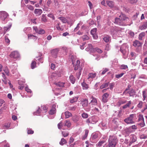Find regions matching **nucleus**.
<instances>
[{
  "mask_svg": "<svg viewBox=\"0 0 147 147\" xmlns=\"http://www.w3.org/2000/svg\"><path fill=\"white\" fill-rule=\"evenodd\" d=\"M138 120L139 121H144L143 115L141 114H140L139 115Z\"/></svg>",
  "mask_w": 147,
  "mask_h": 147,
  "instance_id": "nucleus-43",
  "label": "nucleus"
},
{
  "mask_svg": "<svg viewBox=\"0 0 147 147\" xmlns=\"http://www.w3.org/2000/svg\"><path fill=\"white\" fill-rule=\"evenodd\" d=\"M109 94L107 93H105L102 96V101L104 103L106 102L108 100V97Z\"/></svg>",
  "mask_w": 147,
  "mask_h": 147,
  "instance_id": "nucleus-10",
  "label": "nucleus"
},
{
  "mask_svg": "<svg viewBox=\"0 0 147 147\" xmlns=\"http://www.w3.org/2000/svg\"><path fill=\"white\" fill-rule=\"evenodd\" d=\"M47 16L51 18L53 20H54L55 19V17L53 13H50L47 15Z\"/></svg>",
  "mask_w": 147,
  "mask_h": 147,
  "instance_id": "nucleus-51",
  "label": "nucleus"
},
{
  "mask_svg": "<svg viewBox=\"0 0 147 147\" xmlns=\"http://www.w3.org/2000/svg\"><path fill=\"white\" fill-rule=\"evenodd\" d=\"M97 29L96 28L93 29L91 30L90 33L92 36L93 37L94 39H96L98 38V36L96 34Z\"/></svg>",
  "mask_w": 147,
  "mask_h": 147,
  "instance_id": "nucleus-7",
  "label": "nucleus"
},
{
  "mask_svg": "<svg viewBox=\"0 0 147 147\" xmlns=\"http://www.w3.org/2000/svg\"><path fill=\"white\" fill-rule=\"evenodd\" d=\"M82 85L83 87V89H86L88 88V85L84 82L82 84Z\"/></svg>",
  "mask_w": 147,
  "mask_h": 147,
  "instance_id": "nucleus-37",
  "label": "nucleus"
},
{
  "mask_svg": "<svg viewBox=\"0 0 147 147\" xmlns=\"http://www.w3.org/2000/svg\"><path fill=\"white\" fill-rule=\"evenodd\" d=\"M36 62L35 61H32L31 63V67L32 69H34L36 66Z\"/></svg>",
  "mask_w": 147,
  "mask_h": 147,
  "instance_id": "nucleus-39",
  "label": "nucleus"
},
{
  "mask_svg": "<svg viewBox=\"0 0 147 147\" xmlns=\"http://www.w3.org/2000/svg\"><path fill=\"white\" fill-rule=\"evenodd\" d=\"M127 66L125 65H121L120 67V69H125L126 68H127Z\"/></svg>",
  "mask_w": 147,
  "mask_h": 147,
  "instance_id": "nucleus-52",
  "label": "nucleus"
},
{
  "mask_svg": "<svg viewBox=\"0 0 147 147\" xmlns=\"http://www.w3.org/2000/svg\"><path fill=\"white\" fill-rule=\"evenodd\" d=\"M65 115L66 118H68L72 116L71 113L68 111H66L65 112Z\"/></svg>",
  "mask_w": 147,
  "mask_h": 147,
  "instance_id": "nucleus-31",
  "label": "nucleus"
},
{
  "mask_svg": "<svg viewBox=\"0 0 147 147\" xmlns=\"http://www.w3.org/2000/svg\"><path fill=\"white\" fill-rule=\"evenodd\" d=\"M88 100L87 99H83L81 101V103L82 106L84 107H86L88 105Z\"/></svg>",
  "mask_w": 147,
  "mask_h": 147,
  "instance_id": "nucleus-14",
  "label": "nucleus"
},
{
  "mask_svg": "<svg viewBox=\"0 0 147 147\" xmlns=\"http://www.w3.org/2000/svg\"><path fill=\"white\" fill-rule=\"evenodd\" d=\"M128 18L126 15L122 13H121L119 18H116L115 19V21L114 23L115 24L118 25L120 26H125L126 24L123 22V21L125 20L126 19Z\"/></svg>",
  "mask_w": 147,
  "mask_h": 147,
  "instance_id": "nucleus-1",
  "label": "nucleus"
},
{
  "mask_svg": "<svg viewBox=\"0 0 147 147\" xmlns=\"http://www.w3.org/2000/svg\"><path fill=\"white\" fill-rule=\"evenodd\" d=\"M37 33L39 34H43L45 33V31L41 28H39Z\"/></svg>",
  "mask_w": 147,
  "mask_h": 147,
  "instance_id": "nucleus-34",
  "label": "nucleus"
},
{
  "mask_svg": "<svg viewBox=\"0 0 147 147\" xmlns=\"http://www.w3.org/2000/svg\"><path fill=\"white\" fill-rule=\"evenodd\" d=\"M111 38V37L110 36L107 35L104 37L103 39L105 42L107 43L109 42Z\"/></svg>",
  "mask_w": 147,
  "mask_h": 147,
  "instance_id": "nucleus-20",
  "label": "nucleus"
},
{
  "mask_svg": "<svg viewBox=\"0 0 147 147\" xmlns=\"http://www.w3.org/2000/svg\"><path fill=\"white\" fill-rule=\"evenodd\" d=\"M82 117L84 119H86L88 117V115L86 113L84 112L82 114Z\"/></svg>",
  "mask_w": 147,
  "mask_h": 147,
  "instance_id": "nucleus-41",
  "label": "nucleus"
},
{
  "mask_svg": "<svg viewBox=\"0 0 147 147\" xmlns=\"http://www.w3.org/2000/svg\"><path fill=\"white\" fill-rule=\"evenodd\" d=\"M114 86V84L113 83H111L110 84L109 88L111 90H112L113 89V87Z\"/></svg>",
  "mask_w": 147,
  "mask_h": 147,
  "instance_id": "nucleus-62",
  "label": "nucleus"
},
{
  "mask_svg": "<svg viewBox=\"0 0 147 147\" xmlns=\"http://www.w3.org/2000/svg\"><path fill=\"white\" fill-rule=\"evenodd\" d=\"M96 73L93 74L92 73H90L88 75V79L94 78L96 76Z\"/></svg>",
  "mask_w": 147,
  "mask_h": 147,
  "instance_id": "nucleus-19",
  "label": "nucleus"
},
{
  "mask_svg": "<svg viewBox=\"0 0 147 147\" xmlns=\"http://www.w3.org/2000/svg\"><path fill=\"white\" fill-rule=\"evenodd\" d=\"M124 142L126 144H127V146H130L131 145H130V140L129 138H128L125 139V140Z\"/></svg>",
  "mask_w": 147,
  "mask_h": 147,
  "instance_id": "nucleus-38",
  "label": "nucleus"
},
{
  "mask_svg": "<svg viewBox=\"0 0 147 147\" xmlns=\"http://www.w3.org/2000/svg\"><path fill=\"white\" fill-rule=\"evenodd\" d=\"M55 107L56 106L55 105H53L52 106V107L49 112V114H50L52 115L55 113L56 112Z\"/></svg>",
  "mask_w": 147,
  "mask_h": 147,
  "instance_id": "nucleus-15",
  "label": "nucleus"
},
{
  "mask_svg": "<svg viewBox=\"0 0 147 147\" xmlns=\"http://www.w3.org/2000/svg\"><path fill=\"white\" fill-rule=\"evenodd\" d=\"M41 110L39 107L38 108L37 111L34 113V114L35 115H38L40 112Z\"/></svg>",
  "mask_w": 147,
  "mask_h": 147,
  "instance_id": "nucleus-50",
  "label": "nucleus"
},
{
  "mask_svg": "<svg viewBox=\"0 0 147 147\" xmlns=\"http://www.w3.org/2000/svg\"><path fill=\"white\" fill-rule=\"evenodd\" d=\"M129 138L130 140V145H131L133 143L135 142L137 139L136 136L134 134L131 135Z\"/></svg>",
  "mask_w": 147,
  "mask_h": 147,
  "instance_id": "nucleus-9",
  "label": "nucleus"
},
{
  "mask_svg": "<svg viewBox=\"0 0 147 147\" xmlns=\"http://www.w3.org/2000/svg\"><path fill=\"white\" fill-rule=\"evenodd\" d=\"M34 13L37 15H40L42 12V10L40 9H35L34 11Z\"/></svg>",
  "mask_w": 147,
  "mask_h": 147,
  "instance_id": "nucleus-16",
  "label": "nucleus"
},
{
  "mask_svg": "<svg viewBox=\"0 0 147 147\" xmlns=\"http://www.w3.org/2000/svg\"><path fill=\"white\" fill-rule=\"evenodd\" d=\"M65 126H67L68 127H69L71 125L70 121L68 120H66L65 122Z\"/></svg>",
  "mask_w": 147,
  "mask_h": 147,
  "instance_id": "nucleus-45",
  "label": "nucleus"
},
{
  "mask_svg": "<svg viewBox=\"0 0 147 147\" xmlns=\"http://www.w3.org/2000/svg\"><path fill=\"white\" fill-rule=\"evenodd\" d=\"M98 136V134H93L92 136L90 138V140H94L97 138Z\"/></svg>",
  "mask_w": 147,
  "mask_h": 147,
  "instance_id": "nucleus-35",
  "label": "nucleus"
},
{
  "mask_svg": "<svg viewBox=\"0 0 147 147\" xmlns=\"http://www.w3.org/2000/svg\"><path fill=\"white\" fill-rule=\"evenodd\" d=\"M88 132L89 131L88 130L86 129L85 130V134L84 136L82 137V140H85L87 137Z\"/></svg>",
  "mask_w": 147,
  "mask_h": 147,
  "instance_id": "nucleus-24",
  "label": "nucleus"
},
{
  "mask_svg": "<svg viewBox=\"0 0 147 147\" xmlns=\"http://www.w3.org/2000/svg\"><path fill=\"white\" fill-rule=\"evenodd\" d=\"M82 38L84 40H88L89 39V37L87 35H84L82 36Z\"/></svg>",
  "mask_w": 147,
  "mask_h": 147,
  "instance_id": "nucleus-58",
  "label": "nucleus"
},
{
  "mask_svg": "<svg viewBox=\"0 0 147 147\" xmlns=\"http://www.w3.org/2000/svg\"><path fill=\"white\" fill-rule=\"evenodd\" d=\"M80 118V117L79 116L75 115L72 117V119L74 123H76L79 120Z\"/></svg>",
  "mask_w": 147,
  "mask_h": 147,
  "instance_id": "nucleus-17",
  "label": "nucleus"
},
{
  "mask_svg": "<svg viewBox=\"0 0 147 147\" xmlns=\"http://www.w3.org/2000/svg\"><path fill=\"white\" fill-rule=\"evenodd\" d=\"M118 142V140L116 136H110L109 138L108 145L109 147H115Z\"/></svg>",
  "mask_w": 147,
  "mask_h": 147,
  "instance_id": "nucleus-2",
  "label": "nucleus"
},
{
  "mask_svg": "<svg viewBox=\"0 0 147 147\" xmlns=\"http://www.w3.org/2000/svg\"><path fill=\"white\" fill-rule=\"evenodd\" d=\"M105 142V140H100L99 142L96 144V146L97 147H100Z\"/></svg>",
  "mask_w": 147,
  "mask_h": 147,
  "instance_id": "nucleus-27",
  "label": "nucleus"
},
{
  "mask_svg": "<svg viewBox=\"0 0 147 147\" xmlns=\"http://www.w3.org/2000/svg\"><path fill=\"white\" fill-rule=\"evenodd\" d=\"M135 115V114H132L129 115V117L124 120V121L127 124H131L134 123L133 120L134 117Z\"/></svg>",
  "mask_w": 147,
  "mask_h": 147,
  "instance_id": "nucleus-4",
  "label": "nucleus"
},
{
  "mask_svg": "<svg viewBox=\"0 0 147 147\" xmlns=\"http://www.w3.org/2000/svg\"><path fill=\"white\" fill-rule=\"evenodd\" d=\"M62 134L63 136L64 137H66L68 136L69 134V133L65 131H62Z\"/></svg>",
  "mask_w": 147,
  "mask_h": 147,
  "instance_id": "nucleus-48",
  "label": "nucleus"
},
{
  "mask_svg": "<svg viewBox=\"0 0 147 147\" xmlns=\"http://www.w3.org/2000/svg\"><path fill=\"white\" fill-rule=\"evenodd\" d=\"M58 128L59 129H61L62 127V124H61V122H60L57 125Z\"/></svg>",
  "mask_w": 147,
  "mask_h": 147,
  "instance_id": "nucleus-63",
  "label": "nucleus"
},
{
  "mask_svg": "<svg viewBox=\"0 0 147 147\" xmlns=\"http://www.w3.org/2000/svg\"><path fill=\"white\" fill-rule=\"evenodd\" d=\"M124 74V73H122L119 74H116L115 75V77L117 78H121L122 76H123Z\"/></svg>",
  "mask_w": 147,
  "mask_h": 147,
  "instance_id": "nucleus-49",
  "label": "nucleus"
},
{
  "mask_svg": "<svg viewBox=\"0 0 147 147\" xmlns=\"http://www.w3.org/2000/svg\"><path fill=\"white\" fill-rule=\"evenodd\" d=\"M10 57L12 58L17 59L20 57V55L17 51H14L11 53Z\"/></svg>",
  "mask_w": 147,
  "mask_h": 147,
  "instance_id": "nucleus-5",
  "label": "nucleus"
},
{
  "mask_svg": "<svg viewBox=\"0 0 147 147\" xmlns=\"http://www.w3.org/2000/svg\"><path fill=\"white\" fill-rule=\"evenodd\" d=\"M58 19L60 20L63 23H65L67 22V20L63 17H59Z\"/></svg>",
  "mask_w": 147,
  "mask_h": 147,
  "instance_id": "nucleus-30",
  "label": "nucleus"
},
{
  "mask_svg": "<svg viewBox=\"0 0 147 147\" xmlns=\"http://www.w3.org/2000/svg\"><path fill=\"white\" fill-rule=\"evenodd\" d=\"M126 46L125 45H123L120 48V51L123 55H125L126 53Z\"/></svg>",
  "mask_w": 147,
  "mask_h": 147,
  "instance_id": "nucleus-11",
  "label": "nucleus"
},
{
  "mask_svg": "<svg viewBox=\"0 0 147 147\" xmlns=\"http://www.w3.org/2000/svg\"><path fill=\"white\" fill-rule=\"evenodd\" d=\"M28 39H32L33 37H35L36 39L37 38V37L35 36H34L32 34H28Z\"/></svg>",
  "mask_w": 147,
  "mask_h": 147,
  "instance_id": "nucleus-54",
  "label": "nucleus"
},
{
  "mask_svg": "<svg viewBox=\"0 0 147 147\" xmlns=\"http://www.w3.org/2000/svg\"><path fill=\"white\" fill-rule=\"evenodd\" d=\"M142 44L138 40H135L133 42V46L135 47H140Z\"/></svg>",
  "mask_w": 147,
  "mask_h": 147,
  "instance_id": "nucleus-13",
  "label": "nucleus"
},
{
  "mask_svg": "<svg viewBox=\"0 0 147 147\" xmlns=\"http://www.w3.org/2000/svg\"><path fill=\"white\" fill-rule=\"evenodd\" d=\"M8 13L5 11H0V18L1 20L4 21L8 16Z\"/></svg>",
  "mask_w": 147,
  "mask_h": 147,
  "instance_id": "nucleus-6",
  "label": "nucleus"
},
{
  "mask_svg": "<svg viewBox=\"0 0 147 147\" xmlns=\"http://www.w3.org/2000/svg\"><path fill=\"white\" fill-rule=\"evenodd\" d=\"M107 5L110 7H112L114 6V3L113 1H107Z\"/></svg>",
  "mask_w": 147,
  "mask_h": 147,
  "instance_id": "nucleus-23",
  "label": "nucleus"
},
{
  "mask_svg": "<svg viewBox=\"0 0 147 147\" xmlns=\"http://www.w3.org/2000/svg\"><path fill=\"white\" fill-rule=\"evenodd\" d=\"M109 84V82H105L103 83L101 86H100V89H103L104 88H106L107 87Z\"/></svg>",
  "mask_w": 147,
  "mask_h": 147,
  "instance_id": "nucleus-18",
  "label": "nucleus"
},
{
  "mask_svg": "<svg viewBox=\"0 0 147 147\" xmlns=\"http://www.w3.org/2000/svg\"><path fill=\"white\" fill-rule=\"evenodd\" d=\"M60 23L59 22H58L56 25V28L58 30L62 31L63 30H62L61 28H60Z\"/></svg>",
  "mask_w": 147,
  "mask_h": 147,
  "instance_id": "nucleus-47",
  "label": "nucleus"
},
{
  "mask_svg": "<svg viewBox=\"0 0 147 147\" xmlns=\"http://www.w3.org/2000/svg\"><path fill=\"white\" fill-rule=\"evenodd\" d=\"M69 78L72 84H74L76 81V79L74 77L73 75H71L69 76Z\"/></svg>",
  "mask_w": 147,
  "mask_h": 147,
  "instance_id": "nucleus-22",
  "label": "nucleus"
},
{
  "mask_svg": "<svg viewBox=\"0 0 147 147\" xmlns=\"http://www.w3.org/2000/svg\"><path fill=\"white\" fill-rule=\"evenodd\" d=\"M143 104V102L141 101H139V103L137 105V107L141 109L142 107V105Z\"/></svg>",
  "mask_w": 147,
  "mask_h": 147,
  "instance_id": "nucleus-46",
  "label": "nucleus"
},
{
  "mask_svg": "<svg viewBox=\"0 0 147 147\" xmlns=\"http://www.w3.org/2000/svg\"><path fill=\"white\" fill-rule=\"evenodd\" d=\"M54 4L55 8H58L59 7L58 1L57 0H54Z\"/></svg>",
  "mask_w": 147,
  "mask_h": 147,
  "instance_id": "nucleus-29",
  "label": "nucleus"
},
{
  "mask_svg": "<svg viewBox=\"0 0 147 147\" xmlns=\"http://www.w3.org/2000/svg\"><path fill=\"white\" fill-rule=\"evenodd\" d=\"M91 98H92V100H91L90 103H94L93 105H97V102L96 99V98L94 97L93 96L91 97Z\"/></svg>",
  "mask_w": 147,
  "mask_h": 147,
  "instance_id": "nucleus-25",
  "label": "nucleus"
},
{
  "mask_svg": "<svg viewBox=\"0 0 147 147\" xmlns=\"http://www.w3.org/2000/svg\"><path fill=\"white\" fill-rule=\"evenodd\" d=\"M67 143V142L66 140L64 138H63L61 139V141L59 142V144L61 145H63L64 144Z\"/></svg>",
  "mask_w": 147,
  "mask_h": 147,
  "instance_id": "nucleus-32",
  "label": "nucleus"
},
{
  "mask_svg": "<svg viewBox=\"0 0 147 147\" xmlns=\"http://www.w3.org/2000/svg\"><path fill=\"white\" fill-rule=\"evenodd\" d=\"M123 29L119 27L114 26L112 27L110 29L111 34L112 36H117L119 35L121 31V30Z\"/></svg>",
  "mask_w": 147,
  "mask_h": 147,
  "instance_id": "nucleus-3",
  "label": "nucleus"
},
{
  "mask_svg": "<svg viewBox=\"0 0 147 147\" xmlns=\"http://www.w3.org/2000/svg\"><path fill=\"white\" fill-rule=\"evenodd\" d=\"M78 98V97L76 96L70 99V102L71 103H74L77 102Z\"/></svg>",
  "mask_w": 147,
  "mask_h": 147,
  "instance_id": "nucleus-26",
  "label": "nucleus"
},
{
  "mask_svg": "<svg viewBox=\"0 0 147 147\" xmlns=\"http://www.w3.org/2000/svg\"><path fill=\"white\" fill-rule=\"evenodd\" d=\"M81 71H78V72L76 73V77L78 79H79L80 78V76L81 75Z\"/></svg>",
  "mask_w": 147,
  "mask_h": 147,
  "instance_id": "nucleus-61",
  "label": "nucleus"
},
{
  "mask_svg": "<svg viewBox=\"0 0 147 147\" xmlns=\"http://www.w3.org/2000/svg\"><path fill=\"white\" fill-rule=\"evenodd\" d=\"M80 23H79L77 24L76 27L74 28V32L76 31L77 30H78L79 29V28H80V26H79V25H80Z\"/></svg>",
  "mask_w": 147,
  "mask_h": 147,
  "instance_id": "nucleus-60",
  "label": "nucleus"
},
{
  "mask_svg": "<svg viewBox=\"0 0 147 147\" xmlns=\"http://www.w3.org/2000/svg\"><path fill=\"white\" fill-rule=\"evenodd\" d=\"M147 28V22L144 23L143 25L140 26V28L141 30L146 29Z\"/></svg>",
  "mask_w": 147,
  "mask_h": 147,
  "instance_id": "nucleus-21",
  "label": "nucleus"
},
{
  "mask_svg": "<svg viewBox=\"0 0 147 147\" xmlns=\"http://www.w3.org/2000/svg\"><path fill=\"white\" fill-rule=\"evenodd\" d=\"M128 33L129 34V35H130L131 36V37H134V33L133 32L129 31V32Z\"/></svg>",
  "mask_w": 147,
  "mask_h": 147,
  "instance_id": "nucleus-64",
  "label": "nucleus"
},
{
  "mask_svg": "<svg viewBox=\"0 0 147 147\" xmlns=\"http://www.w3.org/2000/svg\"><path fill=\"white\" fill-rule=\"evenodd\" d=\"M4 71L7 76H9V70L7 68H6L4 70Z\"/></svg>",
  "mask_w": 147,
  "mask_h": 147,
  "instance_id": "nucleus-55",
  "label": "nucleus"
},
{
  "mask_svg": "<svg viewBox=\"0 0 147 147\" xmlns=\"http://www.w3.org/2000/svg\"><path fill=\"white\" fill-rule=\"evenodd\" d=\"M138 125H140L142 127H143L145 125V123L144 121H141V122L138 123H137Z\"/></svg>",
  "mask_w": 147,
  "mask_h": 147,
  "instance_id": "nucleus-42",
  "label": "nucleus"
},
{
  "mask_svg": "<svg viewBox=\"0 0 147 147\" xmlns=\"http://www.w3.org/2000/svg\"><path fill=\"white\" fill-rule=\"evenodd\" d=\"M145 35V32H142L139 34L138 39L139 40H142V38Z\"/></svg>",
  "mask_w": 147,
  "mask_h": 147,
  "instance_id": "nucleus-28",
  "label": "nucleus"
},
{
  "mask_svg": "<svg viewBox=\"0 0 147 147\" xmlns=\"http://www.w3.org/2000/svg\"><path fill=\"white\" fill-rule=\"evenodd\" d=\"M109 70V69H108L107 68H105L102 71L101 74L102 75H104L106 73V72L108 71Z\"/></svg>",
  "mask_w": 147,
  "mask_h": 147,
  "instance_id": "nucleus-57",
  "label": "nucleus"
},
{
  "mask_svg": "<svg viewBox=\"0 0 147 147\" xmlns=\"http://www.w3.org/2000/svg\"><path fill=\"white\" fill-rule=\"evenodd\" d=\"M98 118L97 117H92V123L94 124L97 122L98 121L96 120V118Z\"/></svg>",
  "mask_w": 147,
  "mask_h": 147,
  "instance_id": "nucleus-36",
  "label": "nucleus"
},
{
  "mask_svg": "<svg viewBox=\"0 0 147 147\" xmlns=\"http://www.w3.org/2000/svg\"><path fill=\"white\" fill-rule=\"evenodd\" d=\"M142 96L143 97V101H144L146 97V91L144 90L142 91Z\"/></svg>",
  "mask_w": 147,
  "mask_h": 147,
  "instance_id": "nucleus-44",
  "label": "nucleus"
},
{
  "mask_svg": "<svg viewBox=\"0 0 147 147\" xmlns=\"http://www.w3.org/2000/svg\"><path fill=\"white\" fill-rule=\"evenodd\" d=\"M95 50L96 51V52L99 53H101L102 52V50L97 48H95Z\"/></svg>",
  "mask_w": 147,
  "mask_h": 147,
  "instance_id": "nucleus-56",
  "label": "nucleus"
},
{
  "mask_svg": "<svg viewBox=\"0 0 147 147\" xmlns=\"http://www.w3.org/2000/svg\"><path fill=\"white\" fill-rule=\"evenodd\" d=\"M127 93L129 94L130 96H132V94L135 93V91L134 89H131L130 91H128Z\"/></svg>",
  "mask_w": 147,
  "mask_h": 147,
  "instance_id": "nucleus-33",
  "label": "nucleus"
},
{
  "mask_svg": "<svg viewBox=\"0 0 147 147\" xmlns=\"http://www.w3.org/2000/svg\"><path fill=\"white\" fill-rule=\"evenodd\" d=\"M80 61L77 60L76 61V64L74 66V70H78V71H81L82 68L80 67Z\"/></svg>",
  "mask_w": 147,
  "mask_h": 147,
  "instance_id": "nucleus-8",
  "label": "nucleus"
},
{
  "mask_svg": "<svg viewBox=\"0 0 147 147\" xmlns=\"http://www.w3.org/2000/svg\"><path fill=\"white\" fill-rule=\"evenodd\" d=\"M26 7L30 10L33 11L34 9V7L33 6L30 5H27Z\"/></svg>",
  "mask_w": 147,
  "mask_h": 147,
  "instance_id": "nucleus-53",
  "label": "nucleus"
},
{
  "mask_svg": "<svg viewBox=\"0 0 147 147\" xmlns=\"http://www.w3.org/2000/svg\"><path fill=\"white\" fill-rule=\"evenodd\" d=\"M88 48L89 50H92L93 49V47L92 45L90 44H88Z\"/></svg>",
  "mask_w": 147,
  "mask_h": 147,
  "instance_id": "nucleus-59",
  "label": "nucleus"
},
{
  "mask_svg": "<svg viewBox=\"0 0 147 147\" xmlns=\"http://www.w3.org/2000/svg\"><path fill=\"white\" fill-rule=\"evenodd\" d=\"M41 20L43 22H46L47 21V17L44 14H42V16Z\"/></svg>",
  "mask_w": 147,
  "mask_h": 147,
  "instance_id": "nucleus-40",
  "label": "nucleus"
},
{
  "mask_svg": "<svg viewBox=\"0 0 147 147\" xmlns=\"http://www.w3.org/2000/svg\"><path fill=\"white\" fill-rule=\"evenodd\" d=\"M59 51V49H56L52 50L51 53L52 55V56L54 58H56L57 57V55Z\"/></svg>",
  "mask_w": 147,
  "mask_h": 147,
  "instance_id": "nucleus-12",
  "label": "nucleus"
}]
</instances>
